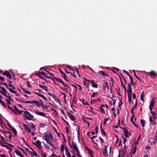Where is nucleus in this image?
<instances>
[{
  "mask_svg": "<svg viewBox=\"0 0 157 157\" xmlns=\"http://www.w3.org/2000/svg\"><path fill=\"white\" fill-rule=\"evenodd\" d=\"M140 123L143 128L144 127L146 124V122L144 120L141 119L140 121Z\"/></svg>",
  "mask_w": 157,
  "mask_h": 157,
  "instance_id": "28",
  "label": "nucleus"
},
{
  "mask_svg": "<svg viewBox=\"0 0 157 157\" xmlns=\"http://www.w3.org/2000/svg\"><path fill=\"white\" fill-rule=\"evenodd\" d=\"M120 128H123V129L124 136L126 138L128 137H129V135L128 134L129 132L128 131L127 128L125 127L122 128H121V127Z\"/></svg>",
  "mask_w": 157,
  "mask_h": 157,
  "instance_id": "6",
  "label": "nucleus"
},
{
  "mask_svg": "<svg viewBox=\"0 0 157 157\" xmlns=\"http://www.w3.org/2000/svg\"><path fill=\"white\" fill-rule=\"evenodd\" d=\"M100 112L102 113L103 114H105V112L104 110L102 108V107H101L100 108Z\"/></svg>",
  "mask_w": 157,
  "mask_h": 157,
  "instance_id": "45",
  "label": "nucleus"
},
{
  "mask_svg": "<svg viewBox=\"0 0 157 157\" xmlns=\"http://www.w3.org/2000/svg\"><path fill=\"white\" fill-rule=\"evenodd\" d=\"M7 126L11 129H13L14 127H13L9 123L7 124Z\"/></svg>",
  "mask_w": 157,
  "mask_h": 157,
  "instance_id": "54",
  "label": "nucleus"
},
{
  "mask_svg": "<svg viewBox=\"0 0 157 157\" xmlns=\"http://www.w3.org/2000/svg\"><path fill=\"white\" fill-rule=\"evenodd\" d=\"M57 81L60 82L62 84H64V82L62 80V79H61V78H57V80H56Z\"/></svg>",
  "mask_w": 157,
  "mask_h": 157,
  "instance_id": "32",
  "label": "nucleus"
},
{
  "mask_svg": "<svg viewBox=\"0 0 157 157\" xmlns=\"http://www.w3.org/2000/svg\"><path fill=\"white\" fill-rule=\"evenodd\" d=\"M0 142L1 143V145H2V147H6V148H7V149H9L10 150V151H9L10 152H11L12 150H13V149L12 148H10V147H9L6 145H4L3 144L2 141H0Z\"/></svg>",
  "mask_w": 157,
  "mask_h": 157,
  "instance_id": "13",
  "label": "nucleus"
},
{
  "mask_svg": "<svg viewBox=\"0 0 157 157\" xmlns=\"http://www.w3.org/2000/svg\"><path fill=\"white\" fill-rule=\"evenodd\" d=\"M155 140L153 138H151L149 139V142L151 144H155Z\"/></svg>",
  "mask_w": 157,
  "mask_h": 157,
  "instance_id": "20",
  "label": "nucleus"
},
{
  "mask_svg": "<svg viewBox=\"0 0 157 157\" xmlns=\"http://www.w3.org/2000/svg\"><path fill=\"white\" fill-rule=\"evenodd\" d=\"M130 84L132 86H135L136 85V84L135 83L133 80L131 81Z\"/></svg>",
  "mask_w": 157,
  "mask_h": 157,
  "instance_id": "48",
  "label": "nucleus"
},
{
  "mask_svg": "<svg viewBox=\"0 0 157 157\" xmlns=\"http://www.w3.org/2000/svg\"><path fill=\"white\" fill-rule=\"evenodd\" d=\"M2 91L1 90H0V92L1 93L3 94V95L4 94H6L7 90L4 87L2 88Z\"/></svg>",
  "mask_w": 157,
  "mask_h": 157,
  "instance_id": "26",
  "label": "nucleus"
},
{
  "mask_svg": "<svg viewBox=\"0 0 157 157\" xmlns=\"http://www.w3.org/2000/svg\"><path fill=\"white\" fill-rule=\"evenodd\" d=\"M106 87L108 89H109V85H108V83L107 82H105V86L104 85H103V89H104V90H105V88H106Z\"/></svg>",
  "mask_w": 157,
  "mask_h": 157,
  "instance_id": "29",
  "label": "nucleus"
},
{
  "mask_svg": "<svg viewBox=\"0 0 157 157\" xmlns=\"http://www.w3.org/2000/svg\"><path fill=\"white\" fill-rule=\"evenodd\" d=\"M14 151L17 155L20 156V157H24L21 154V153L20 151H19L17 149H15Z\"/></svg>",
  "mask_w": 157,
  "mask_h": 157,
  "instance_id": "15",
  "label": "nucleus"
},
{
  "mask_svg": "<svg viewBox=\"0 0 157 157\" xmlns=\"http://www.w3.org/2000/svg\"><path fill=\"white\" fill-rule=\"evenodd\" d=\"M4 132L5 133H8L10 134V135H9V138L10 140H12L11 138H12V134L11 133V132H9V131H7L6 132Z\"/></svg>",
  "mask_w": 157,
  "mask_h": 157,
  "instance_id": "43",
  "label": "nucleus"
},
{
  "mask_svg": "<svg viewBox=\"0 0 157 157\" xmlns=\"http://www.w3.org/2000/svg\"><path fill=\"white\" fill-rule=\"evenodd\" d=\"M97 136H94L91 138V139L92 140V142L94 143L95 144H96L97 146H98L97 144L96 143H95V142L94 140V139Z\"/></svg>",
  "mask_w": 157,
  "mask_h": 157,
  "instance_id": "34",
  "label": "nucleus"
},
{
  "mask_svg": "<svg viewBox=\"0 0 157 157\" xmlns=\"http://www.w3.org/2000/svg\"><path fill=\"white\" fill-rule=\"evenodd\" d=\"M154 101L153 100L151 101L150 103V105L149 107L153 108L154 105Z\"/></svg>",
  "mask_w": 157,
  "mask_h": 157,
  "instance_id": "35",
  "label": "nucleus"
},
{
  "mask_svg": "<svg viewBox=\"0 0 157 157\" xmlns=\"http://www.w3.org/2000/svg\"><path fill=\"white\" fill-rule=\"evenodd\" d=\"M64 146L63 144L61 145V151L62 152H63L64 151Z\"/></svg>",
  "mask_w": 157,
  "mask_h": 157,
  "instance_id": "50",
  "label": "nucleus"
},
{
  "mask_svg": "<svg viewBox=\"0 0 157 157\" xmlns=\"http://www.w3.org/2000/svg\"><path fill=\"white\" fill-rule=\"evenodd\" d=\"M14 109L17 113V114H20L23 115L22 113L23 111L19 110L15 105L14 106Z\"/></svg>",
  "mask_w": 157,
  "mask_h": 157,
  "instance_id": "7",
  "label": "nucleus"
},
{
  "mask_svg": "<svg viewBox=\"0 0 157 157\" xmlns=\"http://www.w3.org/2000/svg\"><path fill=\"white\" fill-rule=\"evenodd\" d=\"M1 138L2 139V140L3 142L2 143L3 144V143H4V144H6L7 145H8L10 147H14V146L13 145L11 144L7 143V142H6V140H5V139H4V137L2 136Z\"/></svg>",
  "mask_w": 157,
  "mask_h": 157,
  "instance_id": "9",
  "label": "nucleus"
},
{
  "mask_svg": "<svg viewBox=\"0 0 157 157\" xmlns=\"http://www.w3.org/2000/svg\"><path fill=\"white\" fill-rule=\"evenodd\" d=\"M40 102L41 103L40 105L44 109H47L48 108V107L46 105H44V104H43V103L42 101H40Z\"/></svg>",
  "mask_w": 157,
  "mask_h": 157,
  "instance_id": "23",
  "label": "nucleus"
},
{
  "mask_svg": "<svg viewBox=\"0 0 157 157\" xmlns=\"http://www.w3.org/2000/svg\"><path fill=\"white\" fill-rule=\"evenodd\" d=\"M20 101L21 102H23V103H31V104H32V103H33V101H23L22 100H20Z\"/></svg>",
  "mask_w": 157,
  "mask_h": 157,
  "instance_id": "33",
  "label": "nucleus"
},
{
  "mask_svg": "<svg viewBox=\"0 0 157 157\" xmlns=\"http://www.w3.org/2000/svg\"><path fill=\"white\" fill-rule=\"evenodd\" d=\"M5 100L6 101V102H7V104L8 105H10L11 104V101L10 100H9L8 99H6Z\"/></svg>",
  "mask_w": 157,
  "mask_h": 157,
  "instance_id": "63",
  "label": "nucleus"
},
{
  "mask_svg": "<svg viewBox=\"0 0 157 157\" xmlns=\"http://www.w3.org/2000/svg\"><path fill=\"white\" fill-rule=\"evenodd\" d=\"M30 148L33 151V153H32L30 151H29V152L31 153V154L35 156H36L37 155H37V153L31 147H30Z\"/></svg>",
  "mask_w": 157,
  "mask_h": 157,
  "instance_id": "22",
  "label": "nucleus"
},
{
  "mask_svg": "<svg viewBox=\"0 0 157 157\" xmlns=\"http://www.w3.org/2000/svg\"><path fill=\"white\" fill-rule=\"evenodd\" d=\"M98 94L96 92H94L92 94L91 96V98H94V97L95 95H97Z\"/></svg>",
  "mask_w": 157,
  "mask_h": 157,
  "instance_id": "52",
  "label": "nucleus"
},
{
  "mask_svg": "<svg viewBox=\"0 0 157 157\" xmlns=\"http://www.w3.org/2000/svg\"><path fill=\"white\" fill-rule=\"evenodd\" d=\"M50 157H58V156L54 154H52Z\"/></svg>",
  "mask_w": 157,
  "mask_h": 157,
  "instance_id": "64",
  "label": "nucleus"
},
{
  "mask_svg": "<svg viewBox=\"0 0 157 157\" xmlns=\"http://www.w3.org/2000/svg\"><path fill=\"white\" fill-rule=\"evenodd\" d=\"M32 143L33 145L37 146V145H40L41 144V142L39 141V140H37L36 141V143L34 142H33Z\"/></svg>",
  "mask_w": 157,
  "mask_h": 157,
  "instance_id": "24",
  "label": "nucleus"
},
{
  "mask_svg": "<svg viewBox=\"0 0 157 157\" xmlns=\"http://www.w3.org/2000/svg\"><path fill=\"white\" fill-rule=\"evenodd\" d=\"M98 138L99 139V140L101 141V144H102L104 142V140L101 137H99Z\"/></svg>",
  "mask_w": 157,
  "mask_h": 157,
  "instance_id": "53",
  "label": "nucleus"
},
{
  "mask_svg": "<svg viewBox=\"0 0 157 157\" xmlns=\"http://www.w3.org/2000/svg\"><path fill=\"white\" fill-rule=\"evenodd\" d=\"M101 101V100L100 98H98L97 99H95L91 101V103H93L96 102H97L98 101Z\"/></svg>",
  "mask_w": 157,
  "mask_h": 157,
  "instance_id": "30",
  "label": "nucleus"
},
{
  "mask_svg": "<svg viewBox=\"0 0 157 157\" xmlns=\"http://www.w3.org/2000/svg\"><path fill=\"white\" fill-rule=\"evenodd\" d=\"M67 137H68V143H69V146H70L71 148H72V146L71 145V143H70L71 137L69 136H67Z\"/></svg>",
  "mask_w": 157,
  "mask_h": 157,
  "instance_id": "39",
  "label": "nucleus"
},
{
  "mask_svg": "<svg viewBox=\"0 0 157 157\" xmlns=\"http://www.w3.org/2000/svg\"><path fill=\"white\" fill-rule=\"evenodd\" d=\"M128 90H132V88H131V84L129 83H128Z\"/></svg>",
  "mask_w": 157,
  "mask_h": 157,
  "instance_id": "57",
  "label": "nucleus"
},
{
  "mask_svg": "<svg viewBox=\"0 0 157 157\" xmlns=\"http://www.w3.org/2000/svg\"><path fill=\"white\" fill-rule=\"evenodd\" d=\"M107 147L106 145H105L104 149L103 151V155L105 157L107 156L108 155L107 149Z\"/></svg>",
  "mask_w": 157,
  "mask_h": 157,
  "instance_id": "11",
  "label": "nucleus"
},
{
  "mask_svg": "<svg viewBox=\"0 0 157 157\" xmlns=\"http://www.w3.org/2000/svg\"><path fill=\"white\" fill-rule=\"evenodd\" d=\"M71 149L74 150L78 148L77 145L74 141L72 142V146Z\"/></svg>",
  "mask_w": 157,
  "mask_h": 157,
  "instance_id": "14",
  "label": "nucleus"
},
{
  "mask_svg": "<svg viewBox=\"0 0 157 157\" xmlns=\"http://www.w3.org/2000/svg\"><path fill=\"white\" fill-rule=\"evenodd\" d=\"M32 104H35L37 106V107H39L40 106V104L39 103V102L38 101H36L35 100H33V103Z\"/></svg>",
  "mask_w": 157,
  "mask_h": 157,
  "instance_id": "18",
  "label": "nucleus"
},
{
  "mask_svg": "<svg viewBox=\"0 0 157 157\" xmlns=\"http://www.w3.org/2000/svg\"><path fill=\"white\" fill-rule=\"evenodd\" d=\"M98 126H97L95 128V133L96 134H97L98 133Z\"/></svg>",
  "mask_w": 157,
  "mask_h": 157,
  "instance_id": "56",
  "label": "nucleus"
},
{
  "mask_svg": "<svg viewBox=\"0 0 157 157\" xmlns=\"http://www.w3.org/2000/svg\"><path fill=\"white\" fill-rule=\"evenodd\" d=\"M91 84H92V87L94 88H98V84H95V82L94 80H91Z\"/></svg>",
  "mask_w": 157,
  "mask_h": 157,
  "instance_id": "16",
  "label": "nucleus"
},
{
  "mask_svg": "<svg viewBox=\"0 0 157 157\" xmlns=\"http://www.w3.org/2000/svg\"><path fill=\"white\" fill-rule=\"evenodd\" d=\"M65 129H66V133L67 134L69 132V128L67 127L65 128Z\"/></svg>",
  "mask_w": 157,
  "mask_h": 157,
  "instance_id": "59",
  "label": "nucleus"
},
{
  "mask_svg": "<svg viewBox=\"0 0 157 157\" xmlns=\"http://www.w3.org/2000/svg\"><path fill=\"white\" fill-rule=\"evenodd\" d=\"M109 120V118H106L104 119V121L103 122V124L105 125L106 124V122Z\"/></svg>",
  "mask_w": 157,
  "mask_h": 157,
  "instance_id": "46",
  "label": "nucleus"
},
{
  "mask_svg": "<svg viewBox=\"0 0 157 157\" xmlns=\"http://www.w3.org/2000/svg\"><path fill=\"white\" fill-rule=\"evenodd\" d=\"M12 129V130L11 131L14 133V136H16L17 135V132L16 129L14 128Z\"/></svg>",
  "mask_w": 157,
  "mask_h": 157,
  "instance_id": "31",
  "label": "nucleus"
},
{
  "mask_svg": "<svg viewBox=\"0 0 157 157\" xmlns=\"http://www.w3.org/2000/svg\"><path fill=\"white\" fill-rule=\"evenodd\" d=\"M147 73L151 76L156 77L157 76L156 72L153 71H151L150 72H147Z\"/></svg>",
  "mask_w": 157,
  "mask_h": 157,
  "instance_id": "8",
  "label": "nucleus"
},
{
  "mask_svg": "<svg viewBox=\"0 0 157 157\" xmlns=\"http://www.w3.org/2000/svg\"><path fill=\"white\" fill-rule=\"evenodd\" d=\"M4 95L6 97L8 98L10 100V99H11L12 98L10 96H7V95L6 94H4Z\"/></svg>",
  "mask_w": 157,
  "mask_h": 157,
  "instance_id": "55",
  "label": "nucleus"
},
{
  "mask_svg": "<svg viewBox=\"0 0 157 157\" xmlns=\"http://www.w3.org/2000/svg\"><path fill=\"white\" fill-rule=\"evenodd\" d=\"M20 87L21 88V89L24 91V92H25V93L29 94H31L30 92H29L26 89H25L23 88H22L21 87V86H20Z\"/></svg>",
  "mask_w": 157,
  "mask_h": 157,
  "instance_id": "27",
  "label": "nucleus"
},
{
  "mask_svg": "<svg viewBox=\"0 0 157 157\" xmlns=\"http://www.w3.org/2000/svg\"><path fill=\"white\" fill-rule=\"evenodd\" d=\"M22 112L24 113L25 114L24 115H23L24 117H25L27 118L28 120H32L33 119H32L31 117H28V116L30 114V113L27 111H23Z\"/></svg>",
  "mask_w": 157,
  "mask_h": 157,
  "instance_id": "4",
  "label": "nucleus"
},
{
  "mask_svg": "<svg viewBox=\"0 0 157 157\" xmlns=\"http://www.w3.org/2000/svg\"><path fill=\"white\" fill-rule=\"evenodd\" d=\"M128 101L130 103L131 102L132 98L131 96H128Z\"/></svg>",
  "mask_w": 157,
  "mask_h": 157,
  "instance_id": "49",
  "label": "nucleus"
},
{
  "mask_svg": "<svg viewBox=\"0 0 157 157\" xmlns=\"http://www.w3.org/2000/svg\"><path fill=\"white\" fill-rule=\"evenodd\" d=\"M83 83L84 86H86L87 87H88L90 85V84L88 83H87L84 82V81H83Z\"/></svg>",
  "mask_w": 157,
  "mask_h": 157,
  "instance_id": "41",
  "label": "nucleus"
},
{
  "mask_svg": "<svg viewBox=\"0 0 157 157\" xmlns=\"http://www.w3.org/2000/svg\"><path fill=\"white\" fill-rule=\"evenodd\" d=\"M25 130L29 132H30L31 131L30 129L28 127L25 129Z\"/></svg>",
  "mask_w": 157,
  "mask_h": 157,
  "instance_id": "60",
  "label": "nucleus"
},
{
  "mask_svg": "<svg viewBox=\"0 0 157 157\" xmlns=\"http://www.w3.org/2000/svg\"><path fill=\"white\" fill-rule=\"evenodd\" d=\"M44 140L46 141L47 143L50 145L51 146L53 147H54L52 144L49 142V141L48 140V139H49L50 140H52V141L54 139L53 138V136L52 134L49 133V135H48V133L45 132L44 133Z\"/></svg>",
  "mask_w": 157,
  "mask_h": 157,
  "instance_id": "1",
  "label": "nucleus"
},
{
  "mask_svg": "<svg viewBox=\"0 0 157 157\" xmlns=\"http://www.w3.org/2000/svg\"><path fill=\"white\" fill-rule=\"evenodd\" d=\"M88 153L90 154V155H93V153H94L93 151L89 149L88 151Z\"/></svg>",
  "mask_w": 157,
  "mask_h": 157,
  "instance_id": "51",
  "label": "nucleus"
},
{
  "mask_svg": "<svg viewBox=\"0 0 157 157\" xmlns=\"http://www.w3.org/2000/svg\"><path fill=\"white\" fill-rule=\"evenodd\" d=\"M0 104L4 107H5V108H6V104L4 103V102L2 101Z\"/></svg>",
  "mask_w": 157,
  "mask_h": 157,
  "instance_id": "61",
  "label": "nucleus"
},
{
  "mask_svg": "<svg viewBox=\"0 0 157 157\" xmlns=\"http://www.w3.org/2000/svg\"><path fill=\"white\" fill-rule=\"evenodd\" d=\"M29 125L30 128L33 130H36V128L32 122H30L29 124Z\"/></svg>",
  "mask_w": 157,
  "mask_h": 157,
  "instance_id": "21",
  "label": "nucleus"
},
{
  "mask_svg": "<svg viewBox=\"0 0 157 157\" xmlns=\"http://www.w3.org/2000/svg\"><path fill=\"white\" fill-rule=\"evenodd\" d=\"M65 150L66 152V155H67V156L68 157H71V155L69 152L68 150V149L67 147L66 146L65 147Z\"/></svg>",
  "mask_w": 157,
  "mask_h": 157,
  "instance_id": "17",
  "label": "nucleus"
},
{
  "mask_svg": "<svg viewBox=\"0 0 157 157\" xmlns=\"http://www.w3.org/2000/svg\"><path fill=\"white\" fill-rule=\"evenodd\" d=\"M69 118H70V119L73 121H74L75 120H76V118L75 117V116L72 115Z\"/></svg>",
  "mask_w": 157,
  "mask_h": 157,
  "instance_id": "40",
  "label": "nucleus"
},
{
  "mask_svg": "<svg viewBox=\"0 0 157 157\" xmlns=\"http://www.w3.org/2000/svg\"><path fill=\"white\" fill-rule=\"evenodd\" d=\"M75 151L76 152L77 155H79L80 152H79V150H78V148H77L75 150Z\"/></svg>",
  "mask_w": 157,
  "mask_h": 157,
  "instance_id": "58",
  "label": "nucleus"
},
{
  "mask_svg": "<svg viewBox=\"0 0 157 157\" xmlns=\"http://www.w3.org/2000/svg\"><path fill=\"white\" fill-rule=\"evenodd\" d=\"M140 100L142 101H144V92H143L141 95L140 96Z\"/></svg>",
  "mask_w": 157,
  "mask_h": 157,
  "instance_id": "44",
  "label": "nucleus"
},
{
  "mask_svg": "<svg viewBox=\"0 0 157 157\" xmlns=\"http://www.w3.org/2000/svg\"><path fill=\"white\" fill-rule=\"evenodd\" d=\"M98 74L99 75H102L104 76H107L109 77V76L107 74L105 73L103 71H98Z\"/></svg>",
  "mask_w": 157,
  "mask_h": 157,
  "instance_id": "10",
  "label": "nucleus"
},
{
  "mask_svg": "<svg viewBox=\"0 0 157 157\" xmlns=\"http://www.w3.org/2000/svg\"><path fill=\"white\" fill-rule=\"evenodd\" d=\"M7 107L8 108L10 109L15 114H17L16 113V112L11 107H10L9 105L7 106Z\"/></svg>",
  "mask_w": 157,
  "mask_h": 157,
  "instance_id": "47",
  "label": "nucleus"
},
{
  "mask_svg": "<svg viewBox=\"0 0 157 157\" xmlns=\"http://www.w3.org/2000/svg\"><path fill=\"white\" fill-rule=\"evenodd\" d=\"M0 71L2 75L6 76L9 79H10L12 78L11 75L8 71H2L0 70Z\"/></svg>",
  "mask_w": 157,
  "mask_h": 157,
  "instance_id": "2",
  "label": "nucleus"
},
{
  "mask_svg": "<svg viewBox=\"0 0 157 157\" xmlns=\"http://www.w3.org/2000/svg\"><path fill=\"white\" fill-rule=\"evenodd\" d=\"M48 94L52 97L55 101L59 103L60 105H61L60 101L59 100L58 98L54 94H52L51 93H48Z\"/></svg>",
  "mask_w": 157,
  "mask_h": 157,
  "instance_id": "3",
  "label": "nucleus"
},
{
  "mask_svg": "<svg viewBox=\"0 0 157 157\" xmlns=\"http://www.w3.org/2000/svg\"><path fill=\"white\" fill-rule=\"evenodd\" d=\"M127 92L128 96H131L132 90H127Z\"/></svg>",
  "mask_w": 157,
  "mask_h": 157,
  "instance_id": "42",
  "label": "nucleus"
},
{
  "mask_svg": "<svg viewBox=\"0 0 157 157\" xmlns=\"http://www.w3.org/2000/svg\"><path fill=\"white\" fill-rule=\"evenodd\" d=\"M113 98L115 97V99H113L112 98H111L112 100H113V104L114 105H115L116 104V100H117V98L116 97H114L113 95Z\"/></svg>",
  "mask_w": 157,
  "mask_h": 157,
  "instance_id": "36",
  "label": "nucleus"
},
{
  "mask_svg": "<svg viewBox=\"0 0 157 157\" xmlns=\"http://www.w3.org/2000/svg\"><path fill=\"white\" fill-rule=\"evenodd\" d=\"M134 109V107H132V109L131 110V113L132 114V116L131 117L130 119V121L132 122V123H133V124L137 128H138L137 125L135 124L134 122H133V118L134 117L135 115H134V113L133 112V110Z\"/></svg>",
  "mask_w": 157,
  "mask_h": 157,
  "instance_id": "5",
  "label": "nucleus"
},
{
  "mask_svg": "<svg viewBox=\"0 0 157 157\" xmlns=\"http://www.w3.org/2000/svg\"><path fill=\"white\" fill-rule=\"evenodd\" d=\"M39 86L42 89L45 90L46 92L48 91V87L44 85H39Z\"/></svg>",
  "mask_w": 157,
  "mask_h": 157,
  "instance_id": "12",
  "label": "nucleus"
},
{
  "mask_svg": "<svg viewBox=\"0 0 157 157\" xmlns=\"http://www.w3.org/2000/svg\"><path fill=\"white\" fill-rule=\"evenodd\" d=\"M101 134L104 135V136H105L106 135V134L103 129H101Z\"/></svg>",
  "mask_w": 157,
  "mask_h": 157,
  "instance_id": "37",
  "label": "nucleus"
},
{
  "mask_svg": "<svg viewBox=\"0 0 157 157\" xmlns=\"http://www.w3.org/2000/svg\"><path fill=\"white\" fill-rule=\"evenodd\" d=\"M40 126L42 128H44L45 126V124H44L40 123Z\"/></svg>",
  "mask_w": 157,
  "mask_h": 157,
  "instance_id": "62",
  "label": "nucleus"
},
{
  "mask_svg": "<svg viewBox=\"0 0 157 157\" xmlns=\"http://www.w3.org/2000/svg\"><path fill=\"white\" fill-rule=\"evenodd\" d=\"M82 101V103L84 105H89V104L88 103V102L87 101H86L85 102V100L84 99H83Z\"/></svg>",
  "mask_w": 157,
  "mask_h": 157,
  "instance_id": "38",
  "label": "nucleus"
},
{
  "mask_svg": "<svg viewBox=\"0 0 157 157\" xmlns=\"http://www.w3.org/2000/svg\"><path fill=\"white\" fill-rule=\"evenodd\" d=\"M36 113L38 115H40V116L44 117H45V113H42V112H39L36 111Z\"/></svg>",
  "mask_w": 157,
  "mask_h": 157,
  "instance_id": "19",
  "label": "nucleus"
},
{
  "mask_svg": "<svg viewBox=\"0 0 157 157\" xmlns=\"http://www.w3.org/2000/svg\"><path fill=\"white\" fill-rule=\"evenodd\" d=\"M149 121L150 122L151 124L152 125H154L156 124L155 122L152 119L151 117H149Z\"/></svg>",
  "mask_w": 157,
  "mask_h": 157,
  "instance_id": "25",
  "label": "nucleus"
}]
</instances>
